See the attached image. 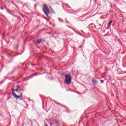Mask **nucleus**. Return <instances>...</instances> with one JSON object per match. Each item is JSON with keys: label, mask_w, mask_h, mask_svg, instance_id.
I'll use <instances>...</instances> for the list:
<instances>
[{"label": "nucleus", "mask_w": 126, "mask_h": 126, "mask_svg": "<svg viewBox=\"0 0 126 126\" xmlns=\"http://www.w3.org/2000/svg\"><path fill=\"white\" fill-rule=\"evenodd\" d=\"M71 82V76L69 74L65 75V83L66 84H70Z\"/></svg>", "instance_id": "f257e3e1"}, {"label": "nucleus", "mask_w": 126, "mask_h": 126, "mask_svg": "<svg viewBox=\"0 0 126 126\" xmlns=\"http://www.w3.org/2000/svg\"><path fill=\"white\" fill-rule=\"evenodd\" d=\"M42 10L45 15H46V16H48V15H49V14L50 13V11L49 10V8H48V6H47L46 4H44Z\"/></svg>", "instance_id": "f03ea898"}, {"label": "nucleus", "mask_w": 126, "mask_h": 126, "mask_svg": "<svg viewBox=\"0 0 126 126\" xmlns=\"http://www.w3.org/2000/svg\"><path fill=\"white\" fill-rule=\"evenodd\" d=\"M12 94L13 96V97L14 98H15L16 99H19V98H20V97H21V96H22L21 95H17L16 94H15L14 93V92H13V91L12 92Z\"/></svg>", "instance_id": "7ed1b4c3"}, {"label": "nucleus", "mask_w": 126, "mask_h": 126, "mask_svg": "<svg viewBox=\"0 0 126 126\" xmlns=\"http://www.w3.org/2000/svg\"><path fill=\"white\" fill-rule=\"evenodd\" d=\"M12 91H16L17 93H18V94L21 93L20 91H19L17 89H12Z\"/></svg>", "instance_id": "20e7f679"}, {"label": "nucleus", "mask_w": 126, "mask_h": 126, "mask_svg": "<svg viewBox=\"0 0 126 126\" xmlns=\"http://www.w3.org/2000/svg\"><path fill=\"white\" fill-rule=\"evenodd\" d=\"M68 27H69V28H70L71 29H72V30H73V31H74L75 32V33H76L77 34H78L77 32H76V31L74 30V29H73V28L70 27V26H68Z\"/></svg>", "instance_id": "39448f33"}, {"label": "nucleus", "mask_w": 126, "mask_h": 126, "mask_svg": "<svg viewBox=\"0 0 126 126\" xmlns=\"http://www.w3.org/2000/svg\"><path fill=\"white\" fill-rule=\"evenodd\" d=\"M92 82L94 83V84H96V83H97V81L95 80H92Z\"/></svg>", "instance_id": "423d86ee"}, {"label": "nucleus", "mask_w": 126, "mask_h": 126, "mask_svg": "<svg viewBox=\"0 0 126 126\" xmlns=\"http://www.w3.org/2000/svg\"><path fill=\"white\" fill-rule=\"evenodd\" d=\"M41 42H42V40L40 39L37 41V44H40V43H41Z\"/></svg>", "instance_id": "0eeeda50"}, {"label": "nucleus", "mask_w": 126, "mask_h": 126, "mask_svg": "<svg viewBox=\"0 0 126 126\" xmlns=\"http://www.w3.org/2000/svg\"><path fill=\"white\" fill-rule=\"evenodd\" d=\"M113 22V21H111L109 23H108V26H110L111 24H112Z\"/></svg>", "instance_id": "6e6552de"}, {"label": "nucleus", "mask_w": 126, "mask_h": 126, "mask_svg": "<svg viewBox=\"0 0 126 126\" xmlns=\"http://www.w3.org/2000/svg\"><path fill=\"white\" fill-rule=\"evenodd\" d=\"M3 82H4V80L0 82V84H2V83H3Z\"/></svg>", "instance_id": "1a4fd4ad"}, {"label": "nucleus", "mask_w": 126, "mask_h": 126, "mask_svg": "<svg viewBox=\"0 0 126 126\" xmlns=\"http://www.w3.org/2000/svg\"><path fill=\"white\" fill-rule=\"evenodd\" d=\"M60 105L62 106V107H64V108H66V107L65 106L61 104Z\"/></svg>", "instance_id": "9d476101"}, {"label": "nucleus", "mask_w": 126, "mask_h": 126, "mask_svg": "<svg viewBox=\"0 0 126 126\" xmlns=\"http://www.w3.org/2000/svg\"><path fill=\"white\" fill-rule=\"evenodd\" d=\"M17 88L18 89H19L20 88V86H17Z\"/></svg>", "instance_id": "9b49d317"}, {"label": "nucleus", "mask_w": 126, "mask_h": 126, "mask_svg": "<svg viewBox=\"0 0 126 126\" xmlns=\"http://www.w3.org/2000/svg\"><path fill=\"white\" fill-rule=\"evenodd\" d=\"M100 82H101L102 83H104V81L103 80H101Z\"/></svg>", "instance_id": "f8f14e48"}, {"label": "nucleus", "mask_w": 126, "mask_h": 126, "mask_svg": "<svg viewBox=\"0 0 126 126\" xmlns=\"http://www.w3.org/2000/svg\"><path fill=\"white\" fill-rule=\"evenodd\" d=\"M56 104H57V105H61V104H60V103H57V102H56Z\"/></svg>", "instance_id": "ddd939ff"}, {"label": "nucleus", "mask_w": 126, "mask_h": 126, "mask_svg": "<svg viewBox=\"0 0 126 126\" xmlns=\"http://www.w3.org/2000/svg\"><path fill=\"white\" fill-rule=\"evenodd\" d=\"M1 9L3 10V8H1Z\"/></svg>", "instance_id": "4468645a"}, {"label": "nucleus", "mask_w": 126, "mask_h": 126, "mask_svg": "<svg viewBox=\"0 0 126 126\" xmlns=\"http://www.w3.org/2000/svg\"><path fill=\"white\" fill-rule=\"evenodd\" d=\"M66 23H68V22H67Z\"/></svg>", "instance_id": "2eb2a0df"}, {"label": "nucleus", "mask_w": 126, "mask_h": 126, "mask_svg": "<svg viewBox=\"0 0 126 126\" xmlns=\"http://www.w3.org/2000/svg\"><path fill=\"white\" fill-rule=\"evenodd\" d=\"M3 36H4V34H3Z\"/></svg>", "instance_id": "dca6fc26"}, {"label": "nucleus", "mask_w": 126, "mask_h": 126, "mask_svg": "<svg viewBox=\"0 0 126 126\" xmlns=\"http://www.w3.org/2000/svg\"><path fill=\"white\" fill-rule=\"evenodd\" d=\"M45 126H48V125H46Z\"/></svg>", "instance_id": "f3484780"}]
</instances>
